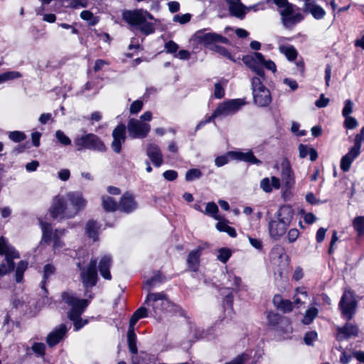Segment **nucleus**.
Returning a JSON list of instances; mask_svg holds the SVG:
<instances>
[{
	"label": "nucleus",
	"instance_id": "f257e3e1",
	"mask_svg": "<svg viewBox=\"0 0 364 364\" xmlns=\"http://www.w3.org/2000/svg\"><path fill=\"white\" fill-rule=\"evenodd\" d=\"M242 62L256 74L251 80L255 103L259 107L268 106L272 102V97L269 90L263 85L266 80L264 68L274 73L277 71L275 63L271 60H265L264 55L257 52L245 55Z\"/></svg>",
	"mask_w": 364,
	"mask_h": 364
},
{
	"label": "nucleus",
	"instance_id": "f03ea898",
	"mask_svg": "<svg viewBox=\"0 0 364 364\" xmlns=\"http://www.w3.org/2000/svg\"><path fill=\"white\" fill-rule=\"evenodd\" d=\"M294 212L289 205L281 206L275 213L274 218L268 223V231L271 238L279 240L287 232L291 224Z\"/></svg>",
	"mask_w": 364,
	"mask_h": 364
},
{
	"label": "nucleus",
	"instance_id": "7ed1b4c3",
	"mask_svg": "<svg viewBox=\"0 0 364 364\" xmlns=\"http://www.w3.org/2000/svg\"><path fill=\"white\" fill-rule=\"evenodd\" d=\"M122 18L131 26L139 29L146 36L155 31L154 25L149 21V20H153L154 16L146 10H126L122 13Z\"/></svg>",
	"mask_w": 364,
	"mask_h": 364
},
{
	"label": "nucleus",
	"instance_id": "20e7f679",
	"mask_svg": "<svg viewBox=\"0 0 364 364\" xmlns=\"http://www.w3.org/2000/svg\"><path fill=\"white\" fill-rule=\"evenodd\" d=\"M266 1L267 4L272 3L277 6L281 16V23L287 29H292L304 19L299 9L288 0H266Z\"/></svg>",
	"mask_w": 364,
	"mask_h": 364
},
{
	"label": "nucleus",
	"instance_id": "39448f33",
	"mask_svg": "<svg viewBox=\"0 0 364 364\" xmlns=\"http://www.w3.org/2000/svg\"><path fill=\"white\" fill-rule=\"evenodd\" d=\"M63 301L70 308L68 312V318L73 321L75 331H78L83 327L87 321H82L81 314L88 305L87 299H80L73 291H65L62 294Z\"/></svg>",
	"mask_w": 364,
	"mask_h": 364
},
{
	"label": "nucleus",
	"instance_id": "423d86ee",
	"mask_svg": "<svg viewBox=\"0 0 364 364\" xmlns=\"http://www.w3.org/2000/svg\"><path fill=\"white\" fill-rule=\"evenodd\" d=\"M245 105L241 99H232L220 103L213 114L206 119L200 121L196 127V131L203 127L205 124L212 122L217 117H225L232 115L238 112Z\"/></svg>",
	"mask_w": 364,
	"mask_h": 364
},
{
	"label": "nucleus",
	"instance_id": "0eeeda50",
	"mask_svg": "<svg viewBox=\"0 0 364 364\" xmlns=\"http://www.w3.org/2000/svg\"><path fill=\"white\" fill-rule=\"evenodd\" d=\"M50 213L53 218L62 220L74 218L77 212L67 200L65 196V197L57 196L54 198L50 208Z\"/></svg>",
	"mask_w": 364,
	"mask_h": 364
},
{
	"label": "nucleus",
	"instance_id": "6e6552de",
	"mask_svg": "<svg viewBox=\"0 0 364 364\" xmlns=\"http://www.w3.org/2000/svg\"><path fill=\"white\" fill-rule=\"evenodd\" d=\"M0 255H5L6 262V264H0V277H2L14 269V259L19 258L20 255L14 247L8 244L7 240L3 237H0Z\"/></svg>",
	"mask_w": 364,
	"mask_h": 364
},
{
	"label": "nucleus",
	"instance_id": "1a4fd4ad",
	"mask_svg": "<svg viewBox=\"0 0 364 364\" xmlns=\"http://www.w3.org/2000/svg\"><path fill=\"white\" fill-rule=\"evenodd\" d=\"M230 158L231 159L242 161L252 164H262V161L255 156L252 151L246 152L228 151L225 155L216 157L215 159V164L218 167H221L228 163Z\"/></svg>",
	"mask_w": 364,
	"mask_h": 364
},
{
	"label": "nucleus",
	"instance_id": "9d476101",
	"mask_svg": "<svg viewBox=\"0 0 364 364\" xmlns=\"http://www.w3.org/2000/svg\"><path fill=\"white\" fill-rule=\"evenodd\" d=\"M74 143L78 151L87 149L105 151L106 146L100 139L94 134H87L75 139Z\"/></svg>",
	"mask_w": 364,
	"mask_h": 364
},
{
	"label": "nucleus",
	"instance_id": "9b49d317",
	"mask_svg": "<svg viewBox=\"0 0 364 364\" xmlns=\"http://www.w3.org/2000/svg\"><path fill=\"white\" fill-rule=\"evenodd\" d=\"M40 225L43 232L42 242L49 243L53 240L54 250L56 251L61 249L64 246V242L60 237L65 235V230H55V232H53L50 223L40 221Z\"/></svg>",
	"mask_w": 364,
	"mask_h": 364
},
{
	"label": "nucleus",
	"instance_id": "f8f14e48",
	"mask_svg": "<svg viewBox=\"0 0 364 364\" xmlns=\"http://www.w3.org/2000/svg\"><path fill=\"white\" fill-rule=\"evenodd\" d=\"M96 265V259H91L86 267H82L80 262L77 263V267L80 271V279L85 289L92 288L97 284V273Z\"/></svg>",
	"mask_w": 364,
	"mask_h": 364
},
{
	"label": "nucleus",
	"instance_id": "ddd939ff",
	"mask_svg": "<svg viewBox=\"0 0 364 364\" xmlns=\"http://www.w3.org/2000/svg\"><path fill=\"white\" fill-rule=\"evenodd\" d=\"M193 39L199 44L208 48H213L218 43H229V40L216 33L206 32V30H200L196 32Z\"/></svg>",
	"mask_w": 364,
	"mask_h": 364
},
{
	"label": "nucleus",
	"instance_id": "4468645a",
	"mask_svg": "<svg viewBox=\"0 0 364 364\" xmlns=\"http://www.w3.org/2000/svg\"><path fill=\"white\" fill-rule=\"evenodd\" d=\"M145 302L152 308L155 316H159L164 309L170 306V301L164 292L148 294Z\"/></svg>",
	"mask_w": 364,
	"mask_h": 364
},
{
	"label": "nucleus",
	"instance_id": "2eb2a0df",
	"mask_svg": "<svg viewBox=\"0 0 364 364\" xmlns=\"http://www.w3.org/2000/svg\"><path fill=\"white\" fill-rule=\"evenodd\" d=\"M339 308L342 315L350 320L355 313L357 301L352 291H345L339 302Z\"/></svg>",
	"mask_w": 364,
	"mask_h": 364
},
{
	"label": "nucleus",
	"instance_id": "dca6fc26",
	"mask_svg": "<svg viewBox=\"0 0 364 364\" xmlns=\"http://www.w3.org/2000/svg\"><path fill=\"white\" fill-rule=\"evenodd\" d=\"M151 129L150 125L141 120L131 119L127 124L129 136L134 139L145 138Z\"/></svg>",
	"mask_w": 364,
	"mask_h": 364
},
{
	"label": "nucleus",
	"instance_id": "f3484780",
	"mask_svg": "<svg viewBox=\"0 0 364 364\" xmlns=\"http://www.w3.org/2000/svg\"><path fill=\"white\" fill-rule=\"evenodd\" d=\"M113 141L111 146L112 150L119 154L121 151L122 144L126 140V127L124 124H119L112 132Z\"/></svg>",
	"mask_w": 364,
	"mask_h": 364
},
{
	"label": "nucleus",
	"instance_id": "a211bd4d",
	"mask_svg": "<svg viewBox=\"0 0 364 364\" xmlns=\"http://www.w3.org/2000/svg\"><path fill=\"white\" fill-rule=\"evenodd\" d=\"M68 328L65 324H60V326L55 328L46 338V343L49 347H53L63 341L67 332Z\"/></svg>",
	"mask_w": 364,
	"mask_h": 364
},
{
	"label": "nucleus",
	"instance_id": "6ab92c4d",
	"mask_svg": "<svg viewBox=\"0 0 364 364\" xmlns=\"http://www.w3.org/2000/svg\"><path fill=\"white\" fill-rule=\"evenodd\" d=\"M146 155L155 166L159 167L162 165L164 162L163 154L157 144L154 143L149 144L146 146Z\"/></svg>",
	"mask_w": 364,
	"mask_h": 364
},
{
	"label": "nucleus",
	"instance_id": "aec40b11",
	"mask_svg": "<svg viewBox=\"0 0 364 364\" xmlns=\"http://www.w3.org/2000/svg\"><path fill=\"white\" fill-rule=\"evenodd\" d=\"M65 196L67 200L75 209L77 213L85 208L87 201L81 193L70 191L67 193Z\"/></svg>",
	"mask_w": 364,
	"mask_h": 364
},
{
	"label": "nucleus",
	"instance_id": "412c9836",
	"mask_svg": "<svg viewBox=\"0 0 364 364\" xmlns=\"http://www.w3.org/2000/svg\"><path fill=\"white\" fill-rule=\"evenodd\" d=\"M281 167L282 181L284 182L285 186L287 188H291L294 185L295 181L289 161L287 159H284L281 164Z\"/></svg>",
	"mask_w": 364,
	"mask_h": 364
},
{
	"label": "nucleus",
	"instance_id": "4be33fe9",
	"mask_svg": "<svg viewBox=\"0 0 364 364\" xmlns=\"http://www.w3.org/2000/svg\"><path fill=\"white\" fill-rule=\"evenodd\" d=\"M337 339L344 340L348 339L352 336H357L358 335V327L351 323H347L343 327H337Z\"/></svg>",
	"mask_w": 364,
	"mask_h": 364
},
{
	"label": "nucleus",
	"instance_id": "5701e85b",
	"mask_svg": "<svg viewBox=\"0 0 364 364\" xmlns=\"http://www.w3.org/2000/svg\"><path fill=\"white\" fill-rule=\"evenodd\" d=\"M137 208V203L134 196L129 193H125L121 198L119 203V210L129 213Z\"/></svg>",
	"mask_w": 364,
	"mask_h": 364
},
{
	"label": "nucleus",
	"instance_id": "b1692460",
	"mask_svg": "<svg viewBox=\"0 0 364 364\" xmlns=\"http://www.w3.org/2000/svg\"><path fill=\"white\" fill-rule=\"evenodd\" d=\"M230 14L239 19H243L246 15V6L240 0H226Z\"/></svg>",
	"mask_w": 364,
	"mask_h": 364
},
{
	"label": "nucleus",
	"instance_id": "393cba45",
	"mask_svg": "<svg viewBox=\"0 0 364 364\" xmlns=\"http://www.w3.org/2000/svg\"><path fill=\"white\" fill-rule=\"evenodd\" d=\"M203 248L198 247L196 249L190 252L187 257V265L189 269L196 272L200 264V257L201 255Z\"/></svg>",
	"mask_w": 364,
	"mask_h": 364
},
{
	"label": "nucleus",
	"instance_id": "a878e982",
	"mask_svg": "<svg viewBox=\"0 0 364 364\" xmlns=\"http://www.w3.org/2000/svg\"><path fill=\"white\" fill-rule=\"evenodd\" d=\"M280 186V179L276 176H272L270 178L265 177L261 180L259 183L262 190L267 193H271L273 189L278 190Z\"/></svg>",
	"mask_w": 364,
	"mask_h": 364
},
{
	"label": "nucleus",
	"instance_id": "bb28decb",
	"mask_svg": "<svg viewBox=\"0 0 364 364\" xmlns=\"http://www.w3.org/2000/svg\"><path fill=\"white\" fill-rule=\"evenodd\" d=\"M360 154V150L352 147L349 151L342 157L341 161V168L346 172L348 171L352 162Z\"/></svg>",
	"mask_w": 364,
	"mask_h": 364
},
{
	"label": "nucleus",
	"instance_id": "cd10ccee",
	"mask_svg": "<svg viewBox=\"0 0 364 364\" xmlns=\"http://www.w3.org/2000/svg\"><path fill=\"white\" fill-rule=\"evenodd\" d=\"M303 9L304 11L310 13L316 19L323 18L326 14L324 9L317 5L314 1L304 4Z\"/></svg>",
	"mask_w": 364,
	"mask_h": 364
},
{
	"label": "nucleus",
	"instance_id": "c85d7f7f",
	"mask_svg": "<svg viewBox=\"0 0 364 364\" xmlns=\"http://www.w3.org/2000/svg\"><path fill=\"white\" fill-rule=\"evenodd\" d=\"M112 265V258L109 255L103 256L99 262V271L102 277L107 280L112 279L109 268Z\"/></svg>",
	"mask_w": 364,
	"mask_h": 364
},
{
	"label": "nucleus",
	"instance_id": "c756f323",
	"mask_svg": "<svg viewBox=\"0 0 364 364\" xmlns=\"http://www.w3.org/2000/svg\"><path fill=\"white\" fill-rule=\"evenodd\" d=\"M273 304L275 307L284 313H288L293 309V303L288 299H283L282 296L277 294L273 298Z\"/></svg>",
	"mask_w": 364,
	"mask_h": 364
},
{
	"label": "nucleus",
	"instance_id": "7c9ffc66",
	"mask_svg": "<svg viewBox=\"0 0 364 364\" xmlns=\"http://www.w3.org/2000/svg\"><path fill=\"white\" fill-rule=\"evenodd\" d=\"M102 207L106 211L113 212L117 209H119V204L115 200L108 196H103L102 197Z\"/></svg>",
	"mask_w": 364,
	"mask_h": 364
},
{
	"label": "nucleus",
	"instance_id": "2f4dec72",
	"mask_svg": "<svg viewBox=\"0 0 364 364\" xmlns=\"http://www.w3.org/2000/svg\"><path fill=\"white\" fill-rule=\"evenodd\" d=\"M98 229L97 223L93 220L88 221L86 224V234L93 241L97 240Z\"/></svg>",
	"mask_w": 364,
	"mask_h": 364
},
{
	"label": "nucleus",
	"instance_id": "473e14b6",
	"mask_svg": "<svg viewBox=\"0 0 364 364\" xmlns=\"http://www.w3.org/2000/svg\"><path fill=\"white\" fill-rule=\"evenodd\" d=\"M279 50L291 61L295 60L297 56V52L292 46H280Z\"/></svg>",
	"mask_w": 364,
	"mask_h": 364
},
{
	"label": "nucleus",
	"instance_id": "72a5a7b5",
	"mask_svg": "<svg viewBox=\"0 0 364 364\" xmlns=\"http://www.w3.org/2000/svg\"><path fill=\"white\" fill-rule=\"evenodd\" d=\"M128 348L132 354H136L138 352L136 346V336L133 331H127Z\"/></svg>",
	"mask_w": 364,
	"mask_h": 364
},
{
	"label": "nucleus",
	"instance_id": "f704fd0d",
	"mask_svg": "<svg viewBox=\"0 0 364 364\" xmlns=\"http://www.w3.org/2000/svg\"><path fill=\"white\" fill-rule=\"evenodd\" d=\"M352 225L358 236L360 237L364 235V216L355 217L353 220Z\"/></svg>",
	"mask_w": 364,
	"mask_h": 364
},
{
	"label": "nucleus",
	"instance_id": "c9c22d12",
	"mask_svg": "<svg viewBox=\"0 0 364 364\" xmlns=\"http://www.w3.org/2000/svg\"><path fill=\"white\" fill-rule=\"evenodd\" d=\"M318 314V310L317 308H309L304 314V318L302 319V323L306 325L311 323L314 321V319L317 316Z\"/></svg>",
	"mask_w": 364,
	"mask_h": 364
},
{
	"label": "nucleus",
	"instance_id": "e433bc0d",
	"mask_svg": "<svg viewBox=\"0 0 364 364\" xmlns=\"http://www.w3.org/2000/svg\"><path fill=\"white\" fill-rule=\"evenodd\" d=\"M28 267V262L26 261H21L16 267L15 273V280L17 283H21L23 281V273Z\"/></svg>",
	"mask_w": 364,
	"mask_h": 364
},
{
	"label": "nucleus",
	"instance_id": "4c0bfd02",
	"mask_svg": "<svg viewBox=\"0 0 364 364\" xmlns=\"http://www.w3.org/2000/svg\"><path fill=\"white\" fill-rule=\"evenodd\" d=\"M301 295L304 299H306L308 297V294L305 289L304 287H297L295 289V293L294 295V301L293 306H299V305H301L304 302L301 301V298L299 297V295Z\"/></svg>",
	"mask_w": 364,
	"mask_h": 364
},
{
	"label": "nucleus",
	"instance_id": "58836bf2",
	"mask_svg": "<svg viewBox=\"0 0 364 364\" xmlns=\"http://www.w3.org/2000/svg\"><path fill=\"white\" fill-rule=\"evenodd\" d=\"M22 75L18 71H7L0 74V84L20 78Z\"/></svg>",
	"mask_w": 364,
	"mask_h": 364
},
{
	"label": "nucleus",
	"instance_id": "ea45409f",
	"mask_svg": "<svg viewBox=\"0 0 364 364\" xmlns=\"http://www.w3.org/2000/svg\"><path fill=\"white\" fill-rule=\"evenodd\" d=\"M218 208L214 202H209L207 203L205 210L203 212L205 214L208 215L215 220H220L219 215H217Z\"/></svg>",
	"mask_w": 364,
	"mask_h": 364
},
{
	"label": "nucleus",
	"instance_id": "a19ab883",
	"mask_svg": "<svg viewBox=\"0 0 364 364\" xmlns=\"http://www.w3.org/2000/svg\"><path fill=\"white\" fill-rule=\"evenodd\" d=\"M55 268L53 265L48 264H46L43 267V281L42 284V288L44 289L46 282L49 279V277L55 273Z\"/></svg>",
	"mask_w": 364,
	"mask_h": 364
},
{
	"label": "nucleus",
	"instance_id": "79ce46f5",
	"mask_svg": "<svg viewBox=\"0 0 364 364\" xmlns=\"http://www.w3.org/2000/svg\"><path fill=\"white\" fill-rule=\"evenodd\" d=\"M67 6L73 9L85 8L87 6V0H65Z\"/></svg>",
	"mask_w": 364,
	"mask_h": 364
},
{
	"label": "nucleus",
	"instance_id": "37998d69",
	"mask_svg": "<svg viewBox=\"0 0 364 364\" xmlns=\"http://www.w3.org/2000/svg\"><path fill=\"white\" fill-rule=\"evenodd\" d=\"M231 256V251L228 248H221L218 250L217 258L223 263H226Z\"/></svg>",
	"mask_w": 364,
	"mask_h": 364
},
{
	"label": "nucleus",
	"instance_id": "c03bdc74",
	"mask_svg": "<svg viewBox=\"0 0 364 364\" xmlns=\"http://www.w3.org/2000/svg\"><path fill=\"white\" fill-rule=\"evenodd\" d=\"M9 138L14 142L17 143V142H21V141H23L26 138V136L22 132L14 131V132H9Z\"/></svg>",
	"mask_w": 364,
	"mask_h": 364
},
{
	"label": "nucleus",
	"instance_id": "a18cd8bd",
	"mask_svg": "<svg viewBox=\"0 0 364 364\" xmlns=\"http://www.w3.org/2000/svg\"><path fill=\"white\" fill-rule=\"evenodd\" d=\"M55 137L57 140L63 146H68L71 144L70 139L66 136L61 130L56 131Z\"/></svg>",
	"mask_w": 364,
	"mask_h": 364
},
{
	"label": "nucleus",
	"instance_id": "49530a36",
	"mask_svg": "<svg viewBox=\"0 0 364 364\" xmlns=\"http://www.w3.org/2000/svg\"><path fill=\"white\" fill-rule=\"evenodd\" d=\"M161 275L159 273L156 274L151 278L148 279L144 283V288L149 291L153 287L155 286L156 282H161Z\"/></svg>",
	"mask_w": 364,
	"mask_h": 364
},
{
	"label": "nucleus",
	"instance_id": "de8ad7c7",
	"mask_svg": "<svg viewBox=\"0 0 364 364\" xmlns=\"http://www.w3.org/2000/svg\"><path fill=\"white\" fill-rule=\"evenodd\" d=\"M202 175L201 171L197 168H192L188 170L186 174V180L192 181L196 178H199Z\"/></svg>",
	"mask_w": 364,
	"mask_h": 364
},
{
	"label": "nucleus",
	"instance_id": "09e8293b",
	"mask_svg": "<svg viewBox=\"0 0 364 364\" xmlns=\"http://www.w3.org/2000/svg\"><path fill=\"white\" fill-rule=\"evenodd\" d=\"M31 349L38 356H43L46 350V345L43 343H34L31 346Z\"/></svg>",
	"mask_w": 364,
	"mask_h": 364
},
{
	"label": "nucleus",
	"instance_id": "8fccbe9b",
	"mask_svg": "<svg viewBox=\"0 0 364 364\" xmlns=\"http://www.w3.org/2000/svg\"><path fill=\"white\" fill-rule=\"evenodd\" d=\"M26 299L27 298H24L23 296H15L12 301L13 306L16 309H23V306H26Z\"/></svg>",
	"mask_w": 364,
	"mask_h": 364
},
{
	"label": "nucleus",
	"instance_id": "3c124183",
	"mask_svg": "<svg viewBox=\"0 0 364 364\" xmlns=\"http://www.w3.org/2000/svg\"><path fill=\"white\" fill-rule=\"evenodd\" d=\"M344 127L348 129H353L357 127L358 123V121L353 117L347 116L344 117Z\"/></svg>",
	"mask_w": 364,
	"mask_h": 364
},
{
	"label": "nucleus",
	"instance_id": "603ef678",
	"mask_svg": "<svg viewBox=\"0 0 364 364\" xmlns=\"http://www.w3.org/2000/svg\"><path fill=\"white\" fill-rule=\"evenodd\" d=\"M267 318L269 325L274 326L278 324L281 320L280 316L273 312H269L267 315Z\"/></svg>",
	"mask_w": 364,
	"mask_h": 364
},
{
	"label": "nucleus",
	"instance_id": "864d4df0",
	"mask_svg": "<svg viewBox=\"0 0 364 364\" xmlns=\"http://www.w3.org/2000/svg\"><path fill=\"white\" fill-rule=\"evenodd\" d=\"M353 102L350 100H346L344 102V107L342 110L343 117L350 116L353 112Z\"/></svg>",
	"mask_w": 364,
	"mask_h": 364
},
{
	"label": "nucleus",
	"instance_id": "5fc2aeb1",
	"mask_svg": "<svg viewBox=\"0 0 364 364\" xmlns=\"http://www.w3.org/2000/svg\"><path fill=\"white\" fill-rule=\"evenodd\" d=\"M364 141V126L362 127L360 132L356 134L354 139V146L353 147L360 149L361 144Z\"/></svg>",
	"mask_w": 364,
	"mask_h": 364
},
{
	"label": "nucleus",
	"instance_id": "6e6d98bb",
	"mask_svg": "<svg viewBox=\"0 0 364 364\" xmlns=\"http://www.w3.org/2000/svg\"><path fill=\"white\" fill-rule=\"evenodd\" d=\"M265 4H267L266 1H260L254 5L246 6V13L249 11H253L254 12H257L258 11H264L266 9Z\"/></svg>",
	"mask_w": 364,
	"mask_h": 364
},
{
	"label": "nucleus",
	"instance_id": "4d7b16f0",
	"mask_svg": "<svg viewBox=\"0 0 364 364\" xmlns=\"http://www.w3.org/2000/svg\"><path fill=\"white\" fill-rule=\"evenodd\" d=\"M143 107V102L141 100H136L133 102L130 106L129 112L131 114H137Z\"/></svg>",
	"mask_w": 364,
	"mask_h": 364
},
{
	"label": "nucleus",
	"instance_id": "13d9d810",
	"mask_svg": "<svg viewBox=\"0 0 364 364\" xmlns=\"http://www.w3.org/2000/svg\"><path fill=\"white\" fill-rule=\"evenodd\" d=\"M228 280L230 282L232 289H238L242 283L241 278L234 274H229Z\"/></svg>",
	"mask_w": 364,
	"mask_h": 364
},
{
	"label": "nucleus",
	"instance_id": "bf43d9fd",
	"mask_svg": "<svg viewBox=\"0 0 364 364\" xmlns=\"http://www.w3.org/2000/svg\"><path fill=\"white\" fill-rule=\"evenodd\" d=\"M299 236V231L296 228H291L287 232V238L289 243L294 242Z\"/></svg>",
	"mask_w": 364,
	"mask_h": 364
},
{
	"label": "nucleus",
	"instance_id": "052dcab7",
	"mask_svg": "<svg viewBox=\"0 0 364 364\" xmlns=\"http://www.w3.org/2000/svg\"><path fill=\"white\" fill-rule=\"evenodd\" d=\"M191 14H185L183 15H175L173 18V21L174 22H178L181 24H184L190 21L191 20Z\"/></svg>",
	"mask_w": 364,
	"mask_h": 364
},
{
	"label": "nucleus",
	"instance_id": "680f3d73",
	"mask_svg": "<svg viewBox=\"0 0 364 364\" xmlns=\"http://www.w3.org/2000/svg\"><path fill=\"white\" fill-rule=\"evenodd\" d=\"M249 359L246 353L241 354L225 364H244Z\"/></svg>",
	"mask_w": 364,
	"mask_h": 364
},
{
	"label": "nucleus",
	"instance_id": "e2e57ef3",
	"mask_svg": "<svg viewBox=\"0 0 364 364\" xmlns=\"http://www.w3.org/2000/svg\"><path fill=\"white\" fill-rule=\"evenodd\" d=\"M80 17L85 21H90L92 25H95L96 23V21L93 17V14L91 11L85 10L82 11L80 14Z\"/></svg>",
	"mask_w": 364,
	"mask_h": 364
},
{
	"label": "nucleus",
	"instance_id": "0e129e2a",
	"mask_svg": "<svg viewBox=\"0 0 364 364\" xmlns=\"http://www.w3.org/2000/svg\"><path fill=\"white\" fill-rule=\"evenodd\" d=\"M165 49L167 53L176 54L178 49V45L173 41H169L166 43Z\"/></svg>",
	"mask_w": 364,
	"mask_h": 364
},
{
	"label": "nucleus",
	"instance_id": "69168bd1",
	"mask_svg": "<svg viewBox=\"0 0 364 364\" xmlns=\"http://www.w3.org/2000/svg\"><path fill=\"white\" fill-rule=\"evenodd\" d=\"M214 96L217 99H220L225 95V90L220 83L217 82L215 84Z\"/></svg>",
	"mask_w": 364,
	"mask_h": 364
},
{
	"label": "nucleus",
	"instance_id": "338daca9",
	"mask_svg": "<svg viewBox=\"0 0 364 364\" xmlns=\"http://www.w3.org/2000/svg\"><path fill=\"white\" fill-rule=\"evenodd\" d=\"M317 333L315 331H310L305 334L304 342L306 345H312L313 342L316 339Z\"/></svg>",
	"mask_w": 364,
	"mask_h": 364
},
{
	"label": "nucleus",
	"instance_id": "774afa93",
	"mask_svg": "<svg viewBox=\"0 0 364 364\" xmlns=\"http://www.w3.org/2000/svg\"><path fill=\"white\" fill-rule=\"evenodd\" d=\"M225 303L227 305V309H225V311L228 312L230 317L232 318V315L233 314L232 294H229L228 295H227L225 299Z\"/></svg>",
	"mask_w": 364,
	"mask_h": 364
}]
</instances>
